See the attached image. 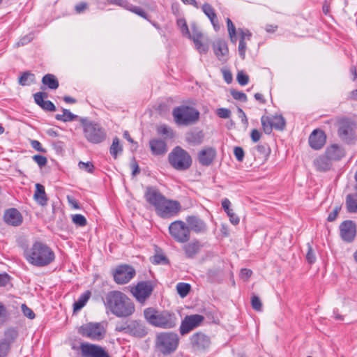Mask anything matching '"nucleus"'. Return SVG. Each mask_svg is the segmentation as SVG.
Masks as SVG:
<instances>
[{
    "label": "nucleus",
    "instance_id": "nucleus-1",
    "mask_svg": "<svg viewBox=\"0 0 357 357\" xmlns=\"http://www.w3.org/2000/svg\"><path fill=\"white\" fill-rule=\"evenodd\" d=\"M105 305L113 314L118 317H129L135 310L132 301L119 291H109L106 295Z\"/></svg>",
    "mask_w": 357,
    "mask_h": 357
},
{
    "label": "nucleus",
    "instance_id": "nucleus-2",
    "mask_svg": "<svg viewBox=\"0 0 357 357\" xmlns=\"http://www.w3.org/2000/svg\"><path fill=\"white\" fill-rule=\"evenodd\" d=\"M26 260L31 264L42 267L51 264L55 258L52 250L46 244L36 241L25 253Z\"/></svg>",
    "mask_w": 357,
    "mask_h": 357
},
{
    "label": "nucleus",
    "instance_id": "nucleus-3",
    "mask_svg": "<svg viewBox=\"0 0 357 357\" xmlns=\"http://www.w3.org/2000/svg\"><path fill=\"white\" fill-rule=\"evenodd\" d=\"M144 315L151 325L162 328H174L178 321L174 312L167 310L159 311L153 307L145 309Z\"/></svg>",
    "mask_w": 357,
    "mask_h": 357
},
{
    "label": "nucleus",
    "instance_id": "nucleus-4",
    "mask_svg": "<svg viewBox=\"0 0 357 357\" xmlns=\"http://www.w3.org/2000/svg\"><path fill=\"white\" fill-rule=\"evenodd\" d=\"M199 112L195 107L180 105L172 110L175 123L178 126H188L197 123L199 119Z\"/></svg>",
    "mask_w": 357,
    "mask_h": 357
},
{
    "label": "nucleus",
    "instance_id": "nucleus-5",
    "mask_svg": "<svg viewBox=\"0 0 357 357\" xmlns=\"http://www.w3.org/2000/svg\"><path fill=\"white\" fill-rule=\"evenodd\" d=\"M115 331L137 338H142L148 333L147 328L142 321L131 319L116 322Z\"/></svg>",
    "mask_w": 357,
    "mask_h": 357
},
{
    "label": "nucleus",
    "instance_id": "nucleus-6",
    "mask_svg": "<svg viewBox=\"0 0 357 357\" xmlns=\"http://www.w3.org/2000/svg\"><path fill=\"white\" fill-rule=\"evenodd\" d=\"M80 123L83 128L85 138L93 144H99L106 138V132L101 126L96 122L81 118Z\"/></svg>",
    "mask_w": 357,
    "mask_h": 357
},
{
    "label": "nucleus",
    "instance_id": "nucleus-7",
    "mask_svg": "<svg viewBox=\"0 0 357 357\" xmlns=\"http://www.w3.org/2000/svg\"><path fill=\"white\" fill-rule=\"evenodd\" d=\"M169 164L178 171H185L192 165V158L190 154L181 146H176L168 155Z\"/></svg>",
    "mask_w": 357,
    "mask_h": 357
},
{
    "label": "nucleus",
    "instance_id": "nucleus-8",
    "mask_svg": "<svg viewBox=\"0 0 357 357\" xmlns=\"http://www.w3.org/2000/svg\"><path fill=\"white\" fill-rule=\"evenodd\" d=\"M178 342L179 338L176 333L165 332L157 335L156 345L160 352L168 354L176 349Z\"/></svg>",
    "mask_w": 357,
    "mask_h": 357
},
{
    "label": "nucleus",
    "instance_id": "nucleus-9",
    "mask_svg": "<svg viewBox=\"0 0 357 357\" xmlns=\"http://www.w3.org/2000/svg\"><path fill=\"white\" fill-rule=\"evenodd\" d=\"M169 231L175 241L180 243L188 242L190 231L186 223L182 220H176L169 226Z\"/></svg>",
    "mask_w": 357,
    "mask_h": 357
},
{
    "label": "nucleus",
    "instance_id": "nucleus-10",
    "mask_svg": "<svg viewBox=\"0 0 357 357\" xmlns=\"http://www.w3.org/2000/svg\"><path fill=\"white\" fill-rule=\"evenodd\" d=\"M79 333L92 340H100L105 336L106 329L102 323H87L79 329Z\"/></svg>",
    "mask_w": 357,
    "mask_h": 357
},
{
    "label": "nucleus",
    "instance_id": "nucleus-11",
    "mask_svg": "<svg viewBox=\"0 0 357 357\" xmlns=\"http://www.w3.org/2000/svg\"><path fill=\"white\" fill-rule=\"evenodd\" d=\"M135 275V269L128 264L119 265L113 271L114 280L118 284L128 283Z\"/></svg>",
    "mask_w": 357,
    "mask_h": 357
},
{
    "label": "nucleus",
    "instance_id": "nucleus-12",
    "mask_svg": "<svg viewBox=\"0 0 357 357\" xmlns=\"http://www.w3.org/2000/svg\"><path fill=\"white\" fill-rule=\"evenodd\" d=\"M181 206L178 201L165 198L156 208V213L162 218H169L178 214Z\"/></svg>",
    "mask_w": 357,
    "mask_h": 357
},
{
    "label": "nucleus",
    "instance_id": "nucleus-13",
    "mask_svg": "<svg viewBox=\"0 0 357 357\" xmlns=\"http://www.w3.org/2000/svg\"><path fill=\"white\" fill-rule=\"evenodd\" d=\"M205 318L201 314H190L186 315L182 320L179 332L181 335L189 333L192 330L199 327L204 322Z\"/></svg>",
    "mask_w": 357,
    "mask_h": 357
},
{
    "label": "nucleus",
    "instance_id": "nucleus-14",
    "mask_svg": "<svg viewBox=\"0 0 357 357\" xmlns=\"http://www.w3.org/2000/svg\"><path fill=\"white\" fill-rule=\"evenodd\" d=\"M153 286L149 281L139 282L135 286L130 287V292L142 303L151 296Z\"/></svg>",
    "mask_w": 357,
    "mask_h": 357
},
{
    "label": "nucleus",
    "instance_id": "nucleus-15",
    "mask_svg": "<svg viewBox=\"0 0 357 357\" xmlns=\"http://www.w3.org/2000/svg\"><path fill=\"white\" fill-rule=\"evenodd\" d=\"M80 351L84 357H111L105 348L98 344L82 343Z\"/></svg>",
    "mask_w": 357,
    "mask_h": 357
},
{
    "label": "nucleus",
    "instance_id": "nucleus-16",
    "mask_svg": "<svg viewBox=\"0 0 357 357\" xmlns=\"http://www.w3.org/2000/svg\"><path fill=\"white\" fill-rule=\"evenodd\" d=\"M354 123L348 120L342 119L338 122V136L346 142H350L354 139Z\"/></svg>",
    "mask_w": 357,
    "mask_h": 357
},
{
    "label": "nucleus",
    "instance_id": "nucleus-17",
    "mask_svg": "<svg viewBox=\"0 0 357 357\" xmlns=\"http://www.w3.org/2000/svg\"><path fill=\"white\" fill-rule=\"evenodd\" d=\"M17 335V331L14 328H9L5 331L4 337L0 339V357L7 356L10 350V346Z\"/></svg>",
    "mask_w": 357,
    "mask_h": 357
},
{
    "label": "nucleus",
    "instance_id": "nucleus-18",
    "mask_svg": "<svg viewBox=\"0 0 357 357\" xmlns=\"http://www.w3.org/2000/svg\"><path fill=\"white\" fill-rule=\"evenodd\" d=\"M190 341L192 349L195 351H204L211 345L209 337L202 332L193 334L190 337Z\"/></svg>",
    "mask_w": 357,
    "mask_h": 357
},
{
    "label": "nucleus",
    "instance_id": "nucleus-19",
    "mask_svg": "<svg viewBox=\"0 0 357 357\" xmlns=\"http://www.w3.org/2000/svg\"><path fill=\"white\" fill-rule=\"evenodd\" d=\"M146 201L155 208V211L166 198L158 188L147 186L144 192Z\"/></svg>",
    "mask_w": 357,
    "mask_h": 357
},
{
    "label": "nucleus",
    "instance_id": "nucleus-20",
    "mask_svg": "<svg viewBox=\"0 0 357 357\" xmlns=\"http://www.w3.org/2000/svg\"><path fill=\"white\" fill-rule=\"evenodd\" d=\"M186 223L190 228L196 234H204L207 231L208 227L206 223L197 215H188L186 217Z\"/></svg>",
    "mask_w": 357,
    "mask_h": 357
},
{
    "label": "nucleus",
    "instance_id": "nucleus-21",
    "mask_svg": "<svg viewBox=\"0 0 357 357\" xmlns=\"http://www.w3.org/2000/svg\"><path fill=\"white\" fill-rule=\"evenodd\" d=\"M340 236L343 241L351 242L356 236V225L351 220L344 221L340 226Z\"/></svg>",
    "mask_w": 357,
    "mask_h": 357
},
{
    "label": "nucleus",
    "instance_id": "nucleus-22",
    "mask_svg": "<svg viewBox=\"0 0 357 357\" xmlns=\"http://www.w3.org/2000/svg\"><path fill=\"white\" fill-rule=\"evenodd\" d=\"M216 157V151L213 147H205L198 153L199 162L204 166H209Z\"/></svg>",
    "mask_w": 357,
    "mask_h": 357
},
{
    "label": "nucleus",
    "instance_id": "nucleus-23",
    "mask_svg": "<svg viewBox=\"0 0 357 357\" xmlns=\"http://www.w3.org/2000/svg\"><path fill=\"white\" fill-rule=\"evenodd\" d=\"M326 139V136L322 130H314L309 137V144L312 149L319 150L324 146Z\"/></svg>",
    "mask_w": 357,
    "mask_h": 357
},
{
    "label": "nucleus",
    "instance_id": "nucleus-24",
    "mask_svg": "<svg viewBox=\"0 0 357 357\" xmlns=\"http://www.w3.org/2000/svg\"><path fill=\"white\" fill-rule=\"evenodd\" d=\"M3 219L7 224L15 227L20 225L23 220L22 214L14 208L6 211Z\"/></svg>",
    "mask_w": 357,
    "mask_h": 357
},
{
    "label": "nucleus",
    "instance_id": "nucleus-25",
    "mask_svg": "<svg viewBox=\"0 0 357 357\" xmlns=\"http://www.w3.org/2000/svg\"><path fill=\"white\" fill-rule=\"evenodd\" d=\"M47 98V93L45 92H38L33 95L35 102L39 105L43 109L54 112L56 110L55 105L50 100H45Z\"/></svg>",
    "mask_w": 357,
    "mask_h": 357
},
{
    "label": "nucleus",
    "instance_id": "nucleus-26",
    "mask_svg": "<svg viewBox=\"0 0 357 357\" xmlns=\"http://www.w3.org/2000/svg\"><path fill=\"white\" fill-rule=\"evenodd\" d=\"M324 153L333 162L341 160L345 155V151L341 146L335 144L328 146Z\"/></svg>",
    "mask_w": 357,
    "mask_h": 357
},
{
    "label": "nucleus",
    "instance_id": "nucleus-27",
    "mask_svg": "<svg viewBox=\"0 0 357 357\" xmlns=\"http://www.w3.org/2000/svg\"><path fill=\"white\" fill-rule=\"evenodd\" d=\"M202 245L198 240H193L185 244L183 249L187 258L195 257L200 251Z\"/></svg>",
    "mask_w": 357,
    "mask_h": 357
},
{
    "label": "nucleus",
    "instance_id": "nucleus-28",
    "mask_svg": "<svg viewBox=\"0 0 357 357\" xmlns=\"http://www.w3.org/2000/svg\"><path fill=\"white\" fill-rule=\"evenodd\" d=\"M214 53L220 61H226L227 55L229 52L227 45L224 40H217L213 43Z\"/></svg>",
    "mask_w": 357,
    "mask_h": 357
},
{
    "label": "nucleus",
    "instance_id": "nucleus-29",
    "mask_svg": "<svg viewBox=\"0 0 357 357\" xmlns=\"http://www.w3.org/2000/svg\"><path fill=\"white\" fill-rule=\"evenodd\" d=\"M202 10L211 21L215 30H218L220 28L218 20L213 6L208 3H205L202 5Z\"/></svg>",
    "mask_w": 357,
    "mask_h": 357
},
{
    "label": "nucleus",
    "instance_id": "nucleus-30",
    "mask_svg": "<svg viewBox=\"0 0 357 357\" xmlns=\"http://www.w3.org/2000/svg\"><path fill=\"white\" fill-rule=\"evenodd\" d=\"M151 151L153 155H164L167 151L166 143L159 139H153L149 142Z\"/></svg>",
    "mask_w": 357,
    "mask_h": 357
},
{
    "label": "nucleus",
    "instance_id": "nucleus-31",
    "mask_svg": "<svg viewBox=\"0 0 357 357\" xmlns=\"http://www.w3.org/2000/svg\"><path fill=\"white\" fill-rule=\"evenodd\" d=\"M185 138L188 143L198 145L204 141V134L202 130H190L185 134Z\"/></svg>",
    "mask_w": 357,
    "mask_h": 357
},
{
    "label": "nucleus",
    "instance_id": "nucleus-32",
    "mask_svg": "<svg viewBox=\"0 0 357 357\" xmlns=\"http://www.w3.org/2000/svg\"><path fill=\"white\" fill-rule=\"evenodd\" d=\"M35 186L36 190L33 194V199L39 205L42 206H46L48 198L45 190V187L40 183H36Z\"/></svg>",
    "mask_w": 357,
    "mask_h": 357
},
{
    "label": "nucleus",
    "instance_id": "nucleus-33",
    "mask_svg": "<svg viewBox=\"0 0 357 357\" xmlns=\"http://www.w3.org/2000/svg\"><path fill=\"white\" fill-rule=\"evenodd\" d=\"M317 170L320 172H326L331 169L332 166V162L329 160L328 157L324 153L317 158L314 162Z\"/></svg>",
    "mask_w": 357,
    "mask_h": 357
},
{
    "label": "nucleus",
    "instance_id": "nucleus-34",
    "mask_svg": "<svg viewBox=\"0 0 357 357\" xmlns=\"http://www.w3.org/2000/svg\"><path fill=\"white\" fill-rule=\"evenodd\" d=\"M241 32V38L238 44V53L242 59L245 57V52L247 49L246 40H250L251 37V33L248 30L243 31L239 30Z\"/></svg>",
    "mask_w": 357,
    "mask_h": 357
},
{
    "label": "nucleus",
    "instance_id": "nucleus-35",
    "mask_svg": "<svg viewBox=\"0 0 357 357\" xmlns=\"http://www.w3.org/2000/svg\"><path fill=\"white\" fill-rule=\"evenodd\" d=\"M231 202L227 198H225L222 201V207L227 213L229 218L231 224L236 225L239 223V218L234 213L233 210L230 208Z\"/></svg>",
    "mask_w": 357,
    "mask_h": 357
},
{
    "label": "nucleus",
    "instance_id": "nucleus-36",
    "mask_svg": "<svg viewBox=\"0 0 357 357\" xmlns=\"http://www.w3.org/2000/svg\"><path fill=\"white\" fill-rule=\"evenodd\" d=\"M345 206L349 213H357V193H351L347 195Z\"/></svg>",
    "mask_w": 357,
    "mask_h": 357
},
{
    "label": "nucleus",
    "instance_id": "nucleus-37",
    "mask_svg": "<svg viewBox=\"0 0 357 357\" xmlns=\"http://www.w3.org/2000/svg\"><path fill=\"white\" fill-rule=\"evenodd\" d=\"M42 83L47 86L50 89L55 90L59 86V81L55 75L52 74H46L42 78Z\"/></svg>",
    "mask_w": 357,
    "mask_h": 357
},
{
    "label": "nucleus",
    "instance_id": "nucleus-38",
    "mask_svg": "<svg viewBox=\"0 0 357 357\" xmlns=\"http://www.w3.org/2000/svg\"><path fill=\"white\" fill-rule=\"evenodd\" d=\"M90 295L91 293L89 291L82 294L73 305L74 311L80 310L86 305V302L90 298Z\"/></svg>",
    "mask_w": 357,
    "mask_h": 357
},
{
    "label": "nucleus",
    "instance_id": "nucleus-39",
    "mask_svg": "<svg viewBox=\"0 0 357 357\" xmlns=\"http://www.w3.org/2000/svg\"><path fill=\"white\" fill-rule=\"evenodd\" d=\"M62 111H63L62 114H56L55 118L56 120L61 121L63 122H68V121H72L78 118V116L77 115L73 114L68 109H63Z\"/></svg>",
    "mask_w": 357,
    "mask_h": 357
},
{
    "label": "nucleus",
    "instance_id": "nucleus-40",
    "mask_svg": "<svg viewBox=\"0 0 357 357\" xmlns=\"http://www.w3.org/2000/svg\"><path fill=\"white\" fill-rule=\"evenodd\" d=\"M35 80V75L30 72H24L19 78V84L22 86L29 85L33 83Z\"/></svg>",
    "mask_w": 357,
    "mask_h": 357
},
{
    "label": "nucleus",
    "instance_id": "nucleus-41",
    "mask_svg": "<svg viewBox=\"0 0 357 357\" xmlns=\"http://www.w3.org/2000/svg\"><path fill=\"white\" fill-rule=\"evenodd\" d=\"M261 122L264 132L266 134L271 133L273 128L271 118L267 116H262Z\"/></svg>",
    "mask_w": 357,
    "mask_h": 357
},
{
    "label": "nucleus",
    "instance_id": "nucleus-42",
    "mask_svg": "<svg viewBox=\"0 0 357 357\" xmlns=\"http://www.w3.org/2000/svg\"><path fill=\"white\" fill-rule=\"evenodd\" d=\"M157 132L159 135H161L169 139H172L174 137V132L172 128L165 124L160 126L157 128Z\"/></svg>",
    "mask_w": 357,
    "mask_h": 357
},
{
    "label": "nucleus",
    "instance_id": "nucleus-43",
    "mask_svg": "<svg viewBox=\"0 0 357 357\" xmlns=\"http://www.w3.org/2000/svg\"><path fill=\"white\" fill-rule=\"evenodd\" d=\"M273 128L282 130L285 127V120L282 116H275L271 118Z\"/></svg>",
    "mask_w": 357,
    "mask_h": 357
},
{
    "label": "nucleus",
    "instance_id": "nucleus-44",
    "mask_svg": "<svg viewBox=\"0 0 357 357\" xmlns=\"http://www.w3.org/2000/svg\"><path fill=\"white\" fill-rule=\"evenodd\" d=\"M126 6V10H128L131 11L132 13H135L136 15L143 17L144 19L148 20L149 15L146 14V13L140 7L134 6L131 3H129Z\"/></svg>",
    "mask_w": 357,
    "mask_h": 357
},
{
    "label": "nucleus",
    "instance_id": "nucleus-45",
    "mask_svg": "<svg viewBox=\"0 0 357 357\" xmlns=\"http://www.w3.org/2000/svg\"><path fill=\"white\" fill-rule=\"evenodd\" d=\"M190 285L188 283L179 282L176 285V290L179 296L182 298L185 297L190 291Z\"/></svg>",
    "mask_w": 357,
    "mask_h": 357
},
{
    "label": "nucleus",
    "instance_id": "nucleus-46",
    "mask_svg": "<svg viewBox=\"0 0 357 357\" xmlns=\"http://www.w3.org/2000/svg\"><path fill=\"white\" fill-rule=\"evenodd\" d=\"M110 154L116 158L119 153L122 151V146L119 144V139L118 137H115L113 139V142L110 147Z\"/></svg>",
    "mask_w": 357,
    "mask_h": 357
},
{
    "label": "nucleus",
    "instance_id": "nucleus-47",
    "mask_svg": "<svg viewBox=\"0 0 357 357\" xmlns=\"http://www.w3.org/2000/svg\"><path fill=\"white\" fill-rule=\"evenodd\" d=\"M227 24L230 39L232 43H236L237 38L235 26L229 18L227 19Z\"/></svg>",
    "mask_w": 357,
    "mask_h": 357
},
{
    "label": "nucleus",
    "instance_id": "nucleus-48",
    "mask_svg": "<svg viewBox=\"0 0 357 357\" xmlns=\"http://www.w3.org/2000/svg\"><path fill=\"white\" fill-rule=\"evenodd\" d=\"M72 220L74 224L79 227H84L87 223L85 217L81 214L73 215L72 216Z\"/></svg>",
    "mask_w": 357,
    "mask_h": 357
},
{
    "label": "nucleus",
    "instance_id": "nucleus-49",
    "mask_svg": "<svg viewBox=\"0 0 357 357\" xmlns=\"http://www.w3.org/2000/svg\"><path fill=\"white\" fill-rule=\"evenodd\" d=\"M78 167L80 169L84 170L88 173H93L94 170V165L91 162H84L80 161L78 163Z\"/></svg>",
    "mask_w": 357,
    "mask_h": 357
},
{
    "label": "nucleus",
    "instance_id": "nucleus-50",
    "mask_svg": "<svg viewBox=\"0 0 357 357\" xmlns=\"http://www.w3.org/2000/svg\"><path fill=\"white\" fill-rule=\"evenodd\" d=\"M252 307L256 311H261L262 310V303L260 301L259 298L257 296H252L251 299Z\"/></svg>",
    "mask_w": 357,
    "mask_h": 357
},
{
    "label": "nucleus",
    "instance_id": "nucleus-51",
    "mask_svg": "<svg viewBox=\"0 0 357 357\" xmlns=\"http://www.w3.org/2000/svg\"><path fill=\"white\" fill-rule=\"evenodd\" d=\"M151 261L154 264H167L168 259L163 255H155L151 258Z\"/></svg>",
    "mask_w": 357,
    "mask_h": 357
},
{
    "label": "nucleus",
    "instance_id": "nucleus-52",
    "mask_svg": "<svg viewBox=\"0 0 357 357\" xmlns=\"http://www.w3.org/2000/svg\"><path fill=\"white\" fill-rule=\"evenodd\" d=\"M231 95L235 100H240L242 102L247 101V96L245 95V93L243 92L234 90L231 91Z\"/></svg>",
    "mask_w": 357,
    "mask_h": 357
},
{
    "label": "nucleus",
    "instance_id": "nucleus-53",
    "mask_svg": "<svg viewBox=\"0 0 357 357\" xmlns=\"http://www.w3.org/2000/svg\"><path fill=\"white\" fill-rule=\"evenodd\" d=\"M177 24L181 28V32L185 35H190L188 26L186 21L184 19H178L177 20Z\"/></svg>",
    "mask_w": 357,
    "mask_h": 357
},
{
    "label": "nucleus",
    "instance_id": "nucleus-54",
    "mask_svg": "<svg viewBox=\"0 0 357 357\" xmlns=\"http://www.w3.org/2000/svg\"><path fill=\"white\" fill-rule=\"evenodd\" d=\"M237 81L241 86H245L248 83L249 77L248 75L243 73V72H238L237 75Z\"/></svg>",
    "mask_w": 357,
    "mask_h": 357
},
{
    "label": "nucleus",
    "instance_id": "nucleus-55",
    "mask_svg": "<svg viewBox=\"0 0 357 357\" xmlns=\"http://www.w3.org/2000/svg\"><path fill=\"white\" fill-rule=\"evenodd\" d=\"M33 160L40 167L45 166L47 162L46 157L40 155H33Z\"/></svg>",
    "mask_w": 357,
    "mask_h": 357
},
{
    "label": "nucleus",
    "instance_id": "nucleus-56",
    "mask_svg": "<svg viewBox=\"0 0 357 357\" xmlns=\"http://www.w3.org/2000/svg\"><path fill=\"white\" fill-rule=\"evenodd\" d=\"M234 154L236 160L239 162H242L244 159V151L240 146H236L234 149Z\"/></svg>",
    "mask_w": 357,
    "mask_h": 357
},
{
    "label": "nucleus",
    "instance_id": "nucleus-57",
    "mask_svg": "<svg viewBox=\"0 0 357 357\" xmlns=\"http://www.w3.org/2000/svg\"><path fill=\"white\" fill-rule=\"evenodd\" d=\"M193 42L196 46V48L199 50V52H201V53H206L207 52L208 47L206 46L205 45H204L201 42V38H197V40H196V39H195L193 40Z\"/></svg>",
    "mask_w": 357,
    "mask_h": 357
},
{
    "label": "nucleus",
    "instance_id": "nucleus-58",
    "mask_svg": "<svg viewBox=\"0 0 357 357\" xmlns=\"http://www.w3.org/2000/svg\"><path fill=\"white\" fill-rule=\"evenodd\" d=\"M21 307L24 316L31 319L35 317V314L33 310L28 307L26 304H22Z\"/></svg>",
    "mask_w": 357,
    "mask_h": 357
},
{
    "label": "nucleus",
    "instance_id": "nucleus-59",
    "mask_svg": "<svg viewBox=\"0 0 357 357\" xmlns=\"http://www.w3.org/2000/svg\"><path fill=\"white\" fill-rule=\"evenodd\" d=\"M341 209V207L339 206H337L334 208V209L329 213L327 220L328 222H333L334 221L337 217L338 213H340Z\"/></svg>",
    "mask_w": 357,
    "mask_h": 357
},
{
    "label": "nucleus",
    "instance_id": "nucleus-60",
    "mask_svg": "<svg viewBox=\"0 0 357 357\" xmlns=\"http://www.w3.org/2000/svg\"><path fill=\"white\" fill-rule=\"evenodd\" d=\"M217 114L219 117L222 119H227L230 116L231 112L226 108H220L217 110Z\"/></svg>",
    "mask_w": 357,
    "mask_h": 357
},
{
    "label": "nucleus",
    "instance_id": "nucleus-61",
    "mask_svg": "<svg viewBox=\"0 0 357 357\" xmlns=\"http://www.w3.org/2000/svg\"><path fill=\"white\" fill-rule=\"evenodd\" d=\"M6 309L4 305L0 303V326L6 321Z\"/></svg>",
    "mask_w": 357,
    "mask_h": 357
},
{
    "label": "nucleus",
    "instance_id": "nucleus-62",
    "mask_svg": "<svg viewBox=\"0 0 357 357\" xmlns=\"http://www.w3.org/2000/svg\"><path fill=\"white\" fill-rule=\"evenodd\" d=\"M31 144L32 148L34 149L35 150L42 153L46 152V150L42 147L40 142H38V140H32L31 142Z\"/></svg>",
    "mask_w": 357,
    "mask_h": 357
},
{
    "label": "nucleus",
    "instance_id": "nucleus-63",
    "mask_svg": "<svg viewBox=\"0 0 357 357\" xmlns=\"http://www.w3.org/2000/svg\"><path fill=\"white\" fill-rule=\"evenodd\" d=\"M252 274V271L250 269L242 268L241 271L240 276L242 279L248 280Z\"/></svg>",
    "mask_w": 357,
    "mask_h": 357
},
{
    "label": "nucleus",
    "instance_id": "nucleus-64",
    "mask_svg": "<svg viewBox=\"0 0 357 357\" xmlns=\"http://www.w3.org/2000/svg\"><path fill=\"white\" fill-rule=\"evenodd\" d=\"M261 136V134L258 130L253 129L252 130L250 137H251L252 140L254 142H257L260 139Z\"/></svg>",
    "mask_w": 357,
    "mask_h": 357
}]
</instances>
